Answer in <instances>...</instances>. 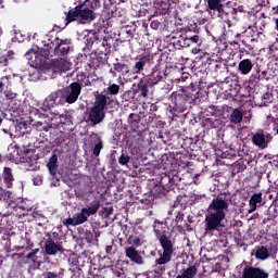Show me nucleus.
<instances>
[{"label":"nucleus","mask_w":278,"mask_h":278,"mask_svg":"<svg viewBox=\"0 0 278 278\" xmlns=\"http://www.w3.org/2000/svg\"><path fill=\"white\" fill-rule=\"evenodd\" d=\"M60 94H62V91H54L49 94V97L46 99V103L48 108L55 106V103H58V99L60 98Z\"/></svg>","instance_id":"nucleus-21"},{"label":"nucleus","mask_w":278,"mask_h":278,"mask_svg":"<svg viewBox=\"0 0 278 278\" xmlns=\"http://www.w3.org/2000/svg\"><path fill=\"white\" fill-rule=\"evenodd\" d=\"M119 91H121V86L116 84H112L106 88L108 94H118Z\"/></svg>","instance_id":"nucleus-32"},{"label":"nucleus","mask_w":278,"mask_h":278,"mask_svg":"<svg viewBox=\"0 0 278 278\" xmlns=\"http://www.w3.org/2000/svg\"><path fill=\"white\" fill-rule=\"evenodd\" d=\"M149 81L151 86H155V84H159V81H162V71L157 68H153L152 73L149 76Z\"/></svg>","instance_id":"nucleus-19"},{"label":"nucleus","mask_w":278,"mask_h":278,"mask_svg":"<svg viewBox=\"0 0 278 278\" xmlns=\"http://www.w3.org/2000/svg\"><path fill=\"white\" fill-rule=\"evenodd\" d=\"M47 166H48L50 175L55 176L58 174V154H53L50 157Z\"/></svg>","instance_id":"nucleus-18"},{"label":"nucleus","mask_w":278,"mask_h":278,"mask_svg":"<svg viewBox=\"0 0 278 278\" xmlns=\"http://www.w3.org/2000/svg\"><path fill=\"white\" fill-rule=\"evenodd\" d=\"M38 249H35V250H33V252H30V253H33V255H36L37 253H38Z\"/></svg>","instance_id":"nucleus-46"},{"label":"nucleus","mask_w":278,"mask_h":278,"mask_svg":"<svg viewBox=\"0 0 278 278\" xmlns=\"http://www.w3.org/2000/svg\"><path fill=\"white\" fill-rule=\"evenodd\" d=\"M45 251L47 255H58V253H64V247L62 243H55L53 239H48L45 243Z\"/></svg>","instance_id":"nucleus-11"},{"label":"nucleus","mask_w":278,"mask_h":278,"mask_svg":"<svg viewBox=\"0 0 278 278\" xmlns=\"http://www.w3.org/2000/svg\"><path fill=\"white\" fill-rule=\"evenodd\" d=\"M4 97L9 101V108H14V101H16V93L11 90L4 91Z\"/></svg>","instance_id":"nucleus-26"},{"label":"nucleus","mask_w":278,"mask_h":278,"mask_svg":"<svg viewBox=\"0 0 278 278\" xmlns=\"http://www.w3.org/2000/svg\"><path fill=\"white\" fill-rule=\"evenodd\" d=\"M185 42L190 47V42L193 45H201V37L199 35H193L191 37L185 38Z\"/></svg>","instance_id":"nucleus-29"},{"label":"nucleus","mask_w":278,"mask_h":278,"mask_svg":"<svg viewBox=\"0 0 278 278\" xmlns=\"http://www.w3.org/2000/svg\"><path fill=\"white\" fill-rule=\"evenodd\" d=\"M191 53H192L193 55H198V53H201V49H199V48H193V49L191 50Z\"/></svg>","instance_id":"nucleus-41"},{"label":"nucleus","mask_w":278,"mask_h":278,"mask_svg":"<svg viewBox=\"0 0 278 278\" xmlns=\"http://www.w3.org/2000/svg\"><path fill=\"white\" fill-rule=\"evenodd\" d=\"M161 10H168V5H167L166 3H163V4L161 5Z\"/></svg>","instance_id":"nucleus-43"},{"label":"nucleus","mask_w":278,"mask_h":278,"mask_svg":"<svg viewBox=\"0 0 278 278\" xmlns=\"http://www.w3.org/2000/svg\"><path fill=\"white\" fill-rule=\"evenodd\" d=\"M66 103H75L81 94V85L79 83H72L65 89H63Z\"/></svg>","instance_id":"nucleus-7"},{"label":"nucleus","mask_w":278,"mask_h":278,"mask_svg":"<svg viewBox=\"0 0 278 278\" xmlns=\"http://www.w3.org/2000/svg\"><path fill=\"white\" fill-rule=\"evenodd\" d=\"M71 70V63L65 59H54L52 61L53 73H66Z\"/></svg>","instance_id":"nucleus-13"},{"label":"nucleus","mask_w":278,"mask_h":278,"mask_svg":"<svg viewBox=\"0 0 278 278\" xmlns=\"http://www.w3.org/2000/svg\"><path fill=\"white\" fill-rule=\"evenodd\" d=\"M129 160H130L129 155L123 153V154L119 156L118 162H119V164H121L122 166H127V164H129Z\"/></svg>","instance_id":"nucleus-34"},{"label":"nucleus","mask_w":278,"mask_h":278,"mask_svg":"<svg viewBox=\"0 0 278 278\" xmlns=\"http://www.w3.org/2000/svg\"><path fill=\"white\" fill-rule=\"evenodd\" d=\"M0 110H1V102H0Z\"/></svg>","instance_id":"nucleus-55"},{"label":"nucleus","mask_w":278,"mask_h":278,"mask_svg":"<svg viewBox=\"0 0 278 278\" xmlns=\"http://www.w3.org/2000/svg\"><path fill=\"white\" fill-rule=\"evenodd\" d=\"M10 191L3 190V193H0V201H8L10 199Z\"/></svg>","instance_id":"nucleus-38"},{"label":"nucleus","mask_w":278,"mask_h":278,"mask_svg":"<svg viewBox=\"0 0 278 278\" xmlns=\"http://www.w3.org/2000/svg\"><path fill=\"white\" fill-rule=\"evenodd\" d=\"M255 257L256 260H268L270 257V252H268V248L266 247H260L256 251H255Z\"/></svg>","instance_id":"nucleus-20"},{"label":"nucleus","mask_w":278,"mask_h":278,"mask_svg":"<svg viewBox=\"0 0 278 278\" xmlns=\"http://www.w3.org/2000/svg\"><path fill=\"white\" fill-rule=\"evenodd\" d=\"M100 7L101 3L99 0H86L83 4H79L68 11L66 15L67 24L73 23V21H80L83 25H86V23H92V21L97 18L94 10Z\"/></svg>","instance_id":"nucleus-2"},{"label":"nucleus","mask_w":278,"mask_h":278,"mask_svg":"<svg viewBox=\"0 0 278 278\" xmlns=\"http://www.w3.org/2000/svg\"><path fill=\"white\" fill-rule=\"evenodd\" d=\"M74 84H79L81 89V86H90V79H88L86 73L80 72L77 74L76 81Z\"/></svg>","instance_id":"nucleus-25"},{"label":"nucleus","mask_w":278,"mask_h":278,"mask_svg":"<svg viewBox=\"0 0 278 278\" xmlns=\"http://www.w3.org/2000/svg\"><path fill=\"white\" fill-rule=\"evenodd\" d=\"M34 127H36V129H38V131H49V129H51V124H43L42 122H36L34 124Z\"/></svg>","instance_id":"nucleus-30"},{"label":"nucleus","mask_w":278,"mask_h":278,"mask_svg":"<svg viewBox=\"0 0 278 278\" xmlns=\"http://www.w3.org/2000/svg\"><path fill=\"white\" fill-rule=\"evenodd\" d=\"M273 14L278 15V5L276 8H273Z\"/></svg>","instance_id":"nucleus-44"},{"label":"nucleus","mask_w":278,"mask_h":278,"mask_svg":"<svg viewBox=\"0 0 278 278\" xmlns=\"http://www.w3.org/2000/svg\"><path fill=\"white\" fill-rule=\"evenodd\" d=\"M151 27H157V23L152 22V23H151Z\"/></svg>","instance_id":"nucleus-47"},{"label":"nucleus","mask_w":278,"mask_h":278,"mask_svg":"<svg viewBox=\"0 0 278 278\" xmlns=\"http://www.w3.org/2000/svg\"><path fill=\"white\" fill-rule=\"evenodd\" d=\"M153 229L159 242L163 249V253H160V257L155 260L157 266H164L173 260L175 255V249L173 248V241L164 233L166 231V224L164 222L154 220Z\"/></svg>","instance_id":"nucleus-3"},{"label":"nucleus","mask_w":278,"mask_h":278,"mask_svg":"<svg viewBox=\"0 0 278 278\" xmlns=\"http://www.w3.org/2000/svg\"><path fill=\"white\" fill-rule=\"evenodd\" d=\"M102 47H108V49H110V45L108 43V40L103 39Z\"/></svg>","instance_id":"nucleus-42"},{"label":"nucleus","mask_w":278,"mask_h":278,"mask_svg":"<svg viewBox=\"0 0 278 278\" xmlns=\"http://www.w3.org/2000/svg\"><path fill=\"white\" fill-rule=\"evenodd\" d=\"M33 184H34V186H42V176H36L33 179Z\"/></svg>","instance_id":"nucleus-39"},{"label":"nucleus","mask_w":278,"mask_h":278,"mask_svg":"<svg viewBox=\"0 0 278 278\" xmlns=\"http://www.w3.org/2000/svg\"><path fill=\"white\" fill-rule=\"evenodd\" d=\"M3 132H4V134H8V130L3 129Z\"/></svg>","instance_id":"nucleus-52"},{"label":"nucleus","mask_w":278,"mask_h":278,"mask_svg":"<svg viewBox=\"0 0 278 278\" xmlns=\"http://www.w3.org/2000/svg\"><path fill=\"white\" fill-rule=\"evenodd\" d=\"M99 207H101V202L93 201L88 207H84L79 213L75 214L73 217L63 220V225L66 227H77V225H84V223L88 222V216H94L97 212H99Z\"/></svg>","instance_id":"nucleus-4"},{"label":"nucleus","mask_w":278,"mask_h":278,"mask_svg":"<svg viewBox=\"0 0 278 278\" xmlns=\"http://www.w3.org/2000/svg\"><path fill=\"white\" fill-rule=\"evenodd\" d=\"M144 68V62L139 61L135 64V72L140 73Z\"/></svg>","instance_id":"nucleus-37"},{"label":"nucleus","mask_w":278,"mask_h":278,"mask_svg":"<svg viewBox=\"0 0 278 278\" xmlns=\"http://www.w3.org/2000/svg\"><path fill=\"white\" fill-rule=\"evenodd\" d=\"M162 273H164V268H161V275H162Z\"/></svg>","instance_id":"nucleus-51"},{"label":"nucleus","mask_w":278,"mask_h":278,"mask_svg":"<svg viewBox=\"0 0 278 278\" xmlns=\"http://www.w3.org/2000/svg\"><path fill=\"white\" fill-rule=\"evenodd\" d=\"M138 88H139V90L141 92V97L147 99V97H149V87L147 85L139 84Z\"/></svg>","instance_id":"nucleus-33"},{"label":"nucleus","mask_w":278,"mask_h":278,"mask_svg":"<svg viewBox=\"0 0 278 278\" xmlns=\"http://www.w3.org/2000/svg\"><path fill=\"white\" fill-rule=\"evenodd\" d=\"M273 103V93L266 92L261 97V101L257 102L258 108H267V105H270Z\"/></svg>","instance_id":"nucleus-22"},{"label":"nucleus","mask_w":278,"mask_h":278,"mask_svg":"<svg viewBox=\"0 0 278 278\" xmlns=\"http://www.w3.org/2000/svg\"><path fill=\"white\" fill-rule=\"evenodd\" d=\"M138 121H140V115L136 114V113H130L128 116V123L130 125H134V123H138Z\"/></svg>","instance_id":"nucleus-35"},{"label":"nucleus","mask_w":278,"mask_h":278,"mask_svg":"<svg viewBox=\"0 0 278 278\" xmlns=\"http://www.w3.org/2000/svg\"><path fill=\"white\" fill-rule=\"evenodd\" d=\"M30 55L35 59L36 66H45V64H47V60L49 59V51L41 49L36 52L34 49H30L25 53V58H29Z\"/></svg>","instance_id":"nucleus-8"},{"label":"nucleus","mask_w":278,"mask_h":278,"mask_svg":"<svg viewBox=\"0 0 278 278\" xmlns=\"http://www.w3.org/2000/svg\"><path fill=\"white\" fill-rule=\"evenodd\" d=\"M26 257H27V260H31V257H34V253H31V252L28 253Z\"/></svg>","instance_id":"nucleus-45"},{"label":"nucleus","mask_w":278,"mask_h":278,"mask_svg":"<svg viewBox=\"0 0 278 278\" xmlns=\"http://www.w3.org/2000/svg\"><path fill=\"white\" fill-rule=\"evenodd\" d=\"M1 34H2V31H1V29H0V36H1Z\"/></svg>","instance_id":"nucleus-54"},{"label":"nucleus","mask_w":278,"mask_h":278,"mask_svg":"<svg viewBox=\"0 0 278 278\" xmlns=\"http://www.w3.org/2000/svg\"><path fill=\"white\" fill-rule=\"evenodd\" d=\"M110 249H112V247H106V251H110Z\"/></svg>","instance_id":"nucleus-50"},{"label":"nucleus","mask_w":278,"mask_h":278,"mask_svg":"<svg viewBox=\"0 0 278 278\" xmlns=\"http://www.w3.org/2000/svg\"><path fill=\"white\" fill-rule=\"evenodd\" d=\"M238 71L240 75H249L253 71V61L250 59H243L238 64Z\"/></svg>","instance_id":"nucleus-15"},{"label":"nucleus","mask_w":278,"mask_h":278,"mask_svg":"<svg viewBox=\"0 0 278 278\" xmlns=\"http://www.w3.org/2000/svg\"><path fill=\"white\" fill-rule=\"evenodd\" d=\"M12 79H14V76L11 75L0 78V94L3 92V88H10V86H12Z\"/></svg>","instance_id":"nucleus-23"},{"label":"nucleus","mask_w":278,"mask_h":278,"mask_svg":"<svg viewBox=\"0 0 278 278\" xmlns=\"http://www.w3.org/2000/svg\"><path fill=\"white\" fill-rule=\"evenodd\" d=\"M230 203L231 200L223 194L211 201L204 217V231L206 236H214V231L223 229V220L227 218Z\"/></svg>","instance_id":"nucleus-1"},{"label":"nucleus","mask_w":278,"mask_h":278,"mask_svg":"<svg viewBox=\"0 0 278 278\" xmlns=\"http://www.w3.org/2000/svg\"><path fill=\"white\" fill-rule=\"evenodd\" d=\"M241 278H268V273L258 267H245L242 270Z\"/></svg>","instance_id":"nucleus-9"},{"label":"nucleus","mask_w":278,"mask_h":278,"mask_svg":"<svg viewBox=\"0 0 278 278\" xmlns=\"http://www.w3.org/2000/svg\"><path fill=\"white\" fill-rule=\"evenodd\" d=\"M101 149H103V141H101V139L98 138L93 147V155H96V157H99Z\"/></svg>","instance_id":"nucleus-31"},{"label":"nucleus","mask_w":278,"mask_h":278,"mask_svg":"<svg viewBox=\"0 0 278 278\" xmlns=\"http://www.w3.org/2000/svg\"><path fill=\"white\" fill-rule=\"evenodd\" d=\"M0 194H3V188L0 187Z\"/></svg>","instance_id":"nucleus-49"},{"label":"nucleus","mask_w":278,"mask_h":278,"mask_svg":"<svg viewBox=\"0 0 278 278\" xmlns=\"http://www.w3.org/2000/svg\"><path fill=\"white\" fill-rule=\"evenodd\" d=\"M125 255L126 257H128V260H130V262H134V264H138V266H142V264H144V258L142 257V254L134 247L126 248Z\"/></svg>","instance_id":"nucleus-10"},{"label":"nucleus","mask_w":278,"mask_h":278,"mask_svg":"<svg viewBox=\"0 0 278 278\" xmlns=\"http://www.w3.org/2000/svg\"><path fill=\"white\" fill-rule=\"evenodd\" d=\"M105 105H108V98L103 94H99L96 98L94 104L89 112L88 119L92 125H99L103 123L105 118Z\"/></svg>","instance_id":"nucleus-5"},{"label":"nucleus","mask_w":278,"mask_h":278,"mask_svg":"<svg viewBox=\"0 0 278 278\" xmlns=\"http://www.w3.org/2000/svg\"><path fill=\"white\" fill-rule=\"evenodd\" d=\"M3 3V0H0V5Z\"/></svg>","instance_id":"nucleus-53"},{"label":"nucleus","mask_w":278,"mask_h":278,"mask_svg":"<svg viewBox=\"0 0 278 278\" xmlns=\"http://www.w3.org/2000/svg\"><path fill=\"white\" fill-rule=\"evenodd\" d=\"M252 142L260 149H266V147H268V142H270V137L268 134L265 135L264 132H256L252 137Z\"/></svg>","instance_id":"nucleus-12"},{"label":"nucleus","mask_w":278,"mask_h":278,"mask_svg":"<svg viewBox=\"0 0 278 278\" xmlns=\"http://www.w3.org/2000/svg\"><path fill=\"white\" fill-rule=\"evenodd\" d=\"M276 173H277V172L271 170V172H269V173L267 174V179H268L269 184H277V176L275 177V174H276Z\"/></svg>","instance_id":"nucleus-36"},{"label":"nucleus","mask_w":278,"mask_h":278,"mask_svg":"<svg viewBox=\"0 0 278 278\" xmlns=\"http://www.w3.org/2000/svg\"><path fill=\"white\" fill-rule=\"evenodd\" d=\"M3 179H4V184H7V188H12V181H14V176H12L11 168L4 167Z\"/></svg>","instance_id":"nucleus-24"},{"label":"nucleus","mask_w":278,"mask_h":278,"mask_svg":"<svg viewBox=\"0 0 278 278\" xmlns=\"http://www.w3.org/2000/svg\"><path fill=\"white\" fill-rule=\"evenodd\" d=\"M93 278H103V275H96Z\"/></svg>","instance_id":"nucleus-48"},{"label":"nucleus","mask_w":278,"mask_h":278,"mask_svg":"<svg viewBox=\"0 0 278 278\" xmlns=\"http://www.w3.org/2000/svg\"><path fill=\"white\" fill-rule=\"evenodd\" d=\"M132 244H134L135 247H140V238H135V239L132 240Z\"/></svg>","instance_id":"nucleus-40"},{"label":"nucleus","mask_w":278,"mask_h":278,"mask_svg":"<svg viewBox=\"0 0 278 278\" xmlns=\"http://www.w3.org/2000/svg\"><path fill=\"white\" fill-rule=\"evenodd\" d=\"M46 278H64V269H59V271H47L45 273Z\"/></svg>","instance_id":"nucleus-28"},{"label":"nucleus","mask_w":278,"mask_h":278,"mask_svg":"<svg viewBox=\"0 0 278 278\" xmlns=\"http://www.w3.org/2000/svg\"><path fill=\"white\" fill-rule=\"evenodd\" d=\"M207 5L211 16H223V3H220V0H207Z\"/></svg>","instance_id":"nucleus-14"},{"label":"nucleus","mask_w":278,"mask_h":278,"mask_svg":"<svg viewBox=\"0 0 278 278\" xmlns=\"http://www.w3.org/2000/svg\"><path fill=\"white\" fill-rule=\"evenodd\" d=\"M114 70L117 71V73H123L125 75L129 73V66L125 63H115Z\"/></svg>","instance_id":"nucleus-27"},{"label":"nucleus","mask_w":278,"mask_h":278,"mask_svg":"<svg viewBox=\"0 0 278 278\" xmlns=\"http://www.w3.org/2000/svg\"><path fill=\"white\" fill-rule=\"evenodd\" d=\"M53 45H54V53L59 58L61 55H68V53L73 51V42L71 41V39L55 38Z\"/></svg>","instance_id":"nucleus-6"},{"label":"nucleus","mask_w":278,"mask_h":278,"mask_svg":"<svg viewBox=\"0 0 278 278\" xmlns=\"http://www.w3.org/2000/svg\"><path fill=\"white\" fill-rule=\"evenodd\" d=\"M262 193H254L249 201V210H248V214H253V212H255V210H257V205H262Z\"/></svg>","instance_id":"nucleus-16"},{"label":"nucleus","mask_w":278,"mask_h":278,"mask_svg":"<svg viewBox=\"0 0 278 278\" xmlns=\"http://www.w3.org/2000/svg\"><path fill=\"white\" fill-rule=\"evenodd\" d=\"M242 118H244V114H242V111L239 109L232 110L229 121L232 123V125H239V123H242Z\"/></svg>","instance_id":"nucleus-17"}]
</instances>
